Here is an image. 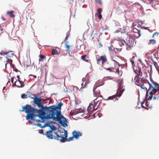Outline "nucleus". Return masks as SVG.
Listing matches in <instances>:
<instances>
[{"label": "nucleus", "mask_w": 159, "mask_h": 159, "mask_svg": "<svg viewBox=\"0 0 159 159\" xmlns=\"http://www.w3.org/2000/svg\"><path fill=\"white\" fill-rule=\"evenodd\" d=\"M29 76H33L34 78H36L37 77L35 75H30Z\"/></svg>", "instance_id": "obj_43"}, {"label": "nucleus", "mask_w": 159, "mask_h": 159, "mask_svg": "<svg viewBox=\"0 0 159 159\" xmlns=\"http://www.w3.org/2000/svg\"><path fill=\"white\" fill-rule=\"evenodd\" d=\"M29 97L30 98V97H33L32 96H31V97H30V96H29Z\"/></svg>", "instance_id": "obj_57"}, {"label": "nucleus", "mask_w": 159, "mask_h": 159, "mask_svg": "<svg viewBox=\"0 0 159 159\" xmlns=\"http://www.w3.org/2000/svg\"><path fill=\"white\" fill-rule=\"evenodd\" d=\"M32 95L33 96V97H30V98L34 99V103L37 105L39 107L43 108V106L41 102L42 99L39 98L38 96H36L34 94H32Z\"/></svg>", "instance_id": "obj_6"}, {"label": "nucleus", "mask_w": 159, "mask_h": 159, "mask_svg": "<svg viewBox=\"0 0 159 159\" xmlns=\"http://www.w3.org/2000/svg\"><path fill=\"white\" fill-rule=\"evenodd\" d=\"M1 28V26L0 25V28Z\"/></svg>", "instance_id": "obj_59"}, {"label": "nucleus", "mask_w": 159, "mask_h": 159, "mask_svg": "<svg viewBox=\"0 0 159 159\" xmlns=\"http://www.w3.org/2000/svg\"><path fill=\"white\" fill-rule=\"evenodd\" d=\"M126 36H127L126 41V49L127 50H130L134 46V40L127 34Z\"/></svg>", "instance_id": "obj_5"}, {"label": "nucleus", "mask_w": 159, "mask_h": 159, "mask_svg": "<svg viewBox=\"0 0 159 159\" xmlns=\"http://www.w3.org/2000/svg\"><path fill=\"white\" fill-rule=\"evenodd\" d=\"M14 12V11H8L7 12V14L9 15L11 17L13 18L15 16L13 14Z\"/></svg>", "instance_id": "obj_20"}, {"label": "nucleus", "mask_w": 159, "mask_h": 159, "mask_svg": "<svg viewBox=\"0 0 159 159\" xmlns=\"http://www.w3.org/2000/svg\"><path fill=\"white\" fill-rule=\"evenodd\" d=\"M11 66L12 68H13L14 70L15 69V68L14 65L11 64Z\"/></svg>", "instance_id": "obj_42"}, {"label": "nucleus", "mask_w": 159, "mask_h": 159, "mask_svg": "<svg viewBox=\"0 0 159 159\" xmlns=\"http://www.w3.org/2000/svg\"><path fill=\"white\" fill-rule=\"evenodd\" d=\"M83 82L81 84L82 87L80 89V90L81 91H83V89L84 88H87L88 86V84L90 82V81L88 79L86 78H83L82 80Z\"/></svg>", "instance_id": "obj_10"}, {"label": "nucleus", "mask_w": 159, "mask_h": 159, "mask_svg": "<svg viewBox=\"0 0 159 159\" xmlns=\"http://www.w3.org/2000/svg\"><path fill=\"white\" fill-rule=\"evenodd\" d=\"M17 77L18 78V80L19 83V84L17 85V87L18 88L24 87L25 86V84H24V82L20 80V79L19 76L17 75Z\"/></svg>", "instance_id": "obj_15"}, {"label": "nucleus", "mask_w": 159, "mask_h": 159, "mask_svg": "<svg viewBox=\"0 0 159 159\" xmlns=\"http://www.w3.org/2000/svg\"><path fill=\"white\" fill-rule=\"evenodd\" d=\"M100 85H98L97 84H95L93 88V91L94 93V94L96 96L101 95L100 94V92L99 90L97 89V88Z\"/></svg>", "instance_id": "obj_12"}, {"label": "nucleus", "mask_w": 159, "mask_h": 159, "mask_svg": "<svg viewBox=\"0 0 159 159\" xmlns=\"http://www.w3.org/2000/svg\"><path fill=\"white\" fill-rule=\"evenodd\" d=\"M102 11V9L101 8H99L97 9V12L98 14H101V13Z\"/></svg>", "instance_id": "obj_33"}, {"label": "nucleus", "mask_w": 159, "mask_h": 159, "mask_svg": "<svg viewBox=\"0 0 159 159\" xmlns=\"http://www.w3.org/2000/svg\"><path fill=\"white\" fill-rule=\"evenodd\" d=\"M1 31H2L3 30V29H1Z\"/></svg>", "instance_id": "obj_56"}, {"label": "nucleus", "mask_w": 159, "mask_h": 159, "mask_svg": "<svg viewBox=\"0 0 159 159\" xmlns=\"http://www.w3.org/2000/svg\"><path fill=\"white\" fill-rule=\"evenodd\" d=\"M17 82V81L16 80L15 82V83L12 84V86L13 87H14L15 86H17V85H16V83Z\"/></svg>", "instance_id": "obj_41"}, {"label": "nucleus", "mask_w": 159, "mask_h": 159, "mask_svg": "<svg viewBox=\"0 0 159 159\" xmlns=\"http://www.w3.org/2000/svg\"><path fill=\"white\" fill-rule=\"evenodd\" d=\"M150 54L149 53H147L145 54V57L148 59H150L151 58Z\"/></svg>", "instance_id": "obj_29"}, {"label": "nucleus", "mask_w": 159, "mask_h": 159, "mask_svg": "<svg viewBox=\"0 0 159 159\" xmlns=\"http://www.w3.org/2000/svg\"><path fill=\"white\" fill-rule=\"evenodd\" d=\"M37 126L40 127L41 128H42V126L41 124H38L37 125Z\"/></svg>", "instance_id": "obj_46"}, {"label": "nucleus", "mask_w": 159, "mask_h": 159, "mask_svg": "<svg viewBox=\"0 0 159 159\" xmlns=\"http://www.w3.org/2000/svg\"><path fill=\"white\" fill-rule=\"evenodd\" d=\"M97 63L98 65H101L102 64V66H103L104 63L107 61V58L105 55H103L99 56L97 55L96 56Z\"/></svg>", "instance_id": "obj_7"}, {"label": "nucleus", "mask_w": 159, "mask_h": 159, "mask_svg": "<svg viewBox=\"0 0 159 159\" xmlns=\"http://www.w3.org/2000/svg\"><path fill=\"white\" fill-rule=\"evenodd\" d=\"M39 62L42 61V59H41V58H39Z\"/></svg>", "instance_id": "obj_53"}, {"label": "nucleus", "mask_w": 159, "mask_h": 159, "mask_svg": "<svg viewBox=\"0 0 159 159\" xmlns=\"http://www.w3.org/2000/svg\"><path fill=\"white\" fill-rule=\"evenodd\" d=\"M97 2L100 4H101V1L100 0H98L97 1Z\"/></svg>", "instance_id": "obj_49"}, {"label": "nucleus", "mask_w": 159, "mask_h": 159, "mask_svg": "<svg viewBox=\"0 0 159 159\" xmlns=\"http://www.w3.org/2000/svg\"><path fill=\"white\" fill-rule=\"evenodd\" d=\"M2 58V57H0V58Z\"/></svg>", "instance_id": "obj_61"}, {"label": "nucleus", "mask_w": 159, "mask_h": 159, "mask_svg": "<svg viewBox=\"0 0 159 159\" xmlns=\"http://www.w3.org/2000/svg\"><path fill=\"white\" fill-rule=\"evenodd\" d=\"M56 132L53 131L52 130H49L46 132V135L48 139H54L55 137V134H56Z\"/></svg>", "instance_id": "obj_11"}, {"label": "nucleus", "mask_w": 159, "mask_h": 159, "mask_svg": "<svg viewBox=\"0 0 159 159\" xmlns=\"http://www.w3.org/2000/svg\"><path fill=\"white\" fill-rule=\"evenodd\" d=\"M144 104V102H143L142 103V106L143 107H144L143 105V104Z\"/></svg>", "instance_id": "obj_52"}, {"label": "nucleus", "mask_w": 159, "mask_h": 159, "mask_svg": "<svg viewBox=\"0 0 159 159\" xmlns=\"http://www.w3.org/2000/svg\"><path fill=\"white\" fill-rule=\"evenodd\" d=\"M87 56L86 55H82L81 56V59L83 61L88 62L89 60L85 59V58Z\"/></svg>", "instance_id": "obj_26"}, {"label": "nucleus", "mask_w": 159, "mask_h": 159, "mask_svg": "<svg viewBox=\"0 0 159 159\" xmlns=\"http://www.w3.org/2000/svg\"><path fill=\"white\" fill-rule=\"evenodd\" d=\"M35 120L38 122H41V121L39 120Z\"/></svg>", "instance_id": "obj_50"}, {"label": "nucleus", "mask_w": 159, "mask_h": 159, "mask_svg": "<svg viewBox=\"0 0 159 159\" xmlns=\"http://www.w3.org/2000/svg\"><path fill=\"white\" fill-rule=\"evenodd\" d=\"M21 98H27V95L26 94H25V93H23L21 95Z\"/></svg>", "instance_id": "obj_30"}, {"label": "nucleus", "mask_w": 159, "mask_h": 159, "mask_svg": "<svg viewBox=\"0 0 159 159\" xmlns=\"http://www.w3.org/2000/svg\"><path fill=\"white\" fill-rule=\"evenodd\" d=\"M156 43V41L155 39H150L148 43V44L149 45H153Z\"/></svg>", "instance_id": "obj_22"}, {"label": "nucleus", "mask_w": 159, "mask_h": 159, "mask_svg": "<svg viewBox=\"0 0 159 159\" xmlns=\"http://www.w3.org/2000/svg\"><path fill=\"white\" fill-rule=\"evenodd\" d=\"M98 97L96 99H95L94 100V103L97 104L99 103V105L101 103V100L102 99V95L98 96Z\"/></svg>", "instance_id": "obj_16"}, {"label": "nucleus", "mask_w": 159, "mask_h": 159, "mask_svg": "<svg viewBox=\"0 0 159 159\" xmlns=\"http://www.w3.org/2000/svg\"><path fill=\"white\" fill-rule=\"evenodd\" d=\"M39 132L40 134H43V129H39Z\"/></svg>", "instance_id": "obj_40"}, {"label": "nucleus", "mask_w": 159, "mask_h": 159, "mask_svg": "<svg viewBox=\"0 0 159 159\" xmlns=\"http://www.w3.org/2000/svg\"><path fill=\"white\" fill-rule=\"evenodd\" d=\"M50 128L51 130H52V131H54L56 129V127L55 126L52 125L50 126Z\"/></svg>", "instance_id": "obj_32"}, {"label": "nucleus", "mask_w": 159, "mask_h": 159, "mask_svg": "<svg viewBox=\"0 0 159 159\" xmlns=\"http://www.w3.org/2000/svg\"><path fill=\"white\" fill-rule=\"evenodd\" d=\"M59 53V52H58L57 50L55 49H52V54L54 55L55 54L58 55Z\"/></svg>", "instance_id": "obj_23"}, {"label": "nucleus", "mask_w": 159, "mask_h": 159, "mask_svg": "<svg viewBox=\"0 0 159 159\" xmlns=\"http://www.w3.org/2000/svg\"><path fill=\"white\" fill-rule=\"evenodd\" d=\"M93 116H95V114H93Z\"/></svg>", "instance_id": "obj_58"}, {"label": "nucleus", "mask_w": 159, "mask_h": 159, "mask_svg": "<svg viewBox=\"0 0 159 159\" xmlns=\"http://www.w3.org/2000/svg\"><path fill=\"white\" fill-rule=\"evenodd\" d=\"M6 58L8 59L9 58H11L13 57L14 55V53L12 51H10L8 52H6Z\"/></svg>", "instance_id": "obj_18"}, {"label": "nucleus", "mask_w": 159, "mask_h": 159, "mask_svg": "<svg viewBox=\"0 0 159 159\" xmlns=\"http://www.w3.org/2000/svg\"><path fill=\"white\" fill-rule=\"evenodd\" d=\"M115 67H111L110 68H107L106 69L107 70H108L111 72H114L115 73H117L118 75H120L121 70L120 71L119 67L120 66L119 65V63L118 64H116L115 65Z\"/></svg>", "instance_id": "obj_8"}, {"label": "nucleus", "mask_w": 159, "mask_h": 159, "mask_svg": "<svg viewBox=\"0 0 159 159\" xmlns=\"http://www.w3.org/2000/svg\"><path fill=\"white\" fill-rule=\"evenodd\" d=\"M9 83H10V81H9L8 82L7 84Z\"/></svg>", "instance_id": "obj_55"}, {"label": "nucleus", "mask_w": 159, "mask_h": 159, "mask_svg": "<svg viewBox=\"0 0 159 159\" xmlns=\"http://www.w3.org/2000/svg\"><path fill=\"white\" fill-rule=\"evenodd\" d=\"M70 35V33H67L66 34V36L65 38V41H66V40H67L69 37V36Z\"/></svg>", "instance_id": "obj_35"}, {"label": "nucleus", "mask_w": 159, "mask_h": 159, "mask_svg": "<svg viewBox=\"0 0 159 159\" xmlns=\"http://www.w3.org/2000/svg\"><path fill=\"white\" fill-rule=\"evenodd\" d=\"M142 28L144 29L148 30V29H147V27H142Z\"/></svg>", "instance_id": "obj_51"}, {"label": "nucleus", "mask_w": 159, "mask_h": 159, "mask_svg": "<svg viewBox=\"0 0 159 159\" xmlns=\"http://www.w3.org/2000/svg\"><path fill=\"white\" fill-rule=\"evenodd\" d=\"M120 41L119 42V44L121 47L124 45L125 44H126V42L124 40V34H123L121 37Z\"/></svg>", "instance_id": "obj_17"}, {"label": "nucleus", "mask_w": 159, "mask_h": 159, "mask_svg": "<svg viewBox=\"0 0 159 159\" xmlns=\"http://www.w3.org/2000/svg\"><path fill=\"white\" fill-rule=\"evenodd\" d=\"M14 71H15L16 72H18L19 71L16 68L13 70Z\"/></svg>", "instance_id": "obj_44"}, {"label": "nucleus", "mask_w": 159, "mask_h": 159, "mask_svg": "<svg viewBox=\"0 0 159 159\" xmlns=\"http://www.w3.org/2000/svg\"><path fill=\"white\" fill-rule=\"evenodd\" d=\"M7 64H6V66Z\"/></svg>", "instance_id": "obj_60"}, {"label": "nucleus", "mask_w": 159, "mask_h": 159, "mask_svg": "<svg viewBox=\"0 0 159 159\" xmlns=\"http://www.w3.org/2000/svg\"><path fill=\"white\" fill-rule=\"evenodd\" d=\"M65 45L67 51L69 52H70V46L69 44V42L68 41H66L65 43Z\"/></svg>", "instance_id": "obj_19"}, {"label": "nucleus", "mask_w": 159, "mask_h": 159, "mask_svg": "<svg viewBox=\"0 0 159 159\" xmlns=\"http://www.w3.org/2000/svg\"><path fill=\"white\" fill-rule=\"evenodd\" d=\"M133 28H139V27L138 26V24L136 22H134L133 23Z\"/></svg>", "instance_id": "obj_25"}, {"label": "nucleus", "mask_w": 159, "mask_h": 159, "mask_svg": "<svg viewBox=\"0 0 159 159\" xmlns=\"http://www.w3.org/2000/svg\"><path fill=\"white\" fill-rule=\"evenodd\" d=\"M25 107H23L22 111L25 110V112L27 113L26 119H30L31 120L34 119V117L38 116L44 122L47 119H52L54 120H56V116L52 115V113L48 110V108L47 115L46 116L45 113L41 110L37 109L30 105H26Z\"/></svg>", "instance_id": "obj_1"}, {"label": "nucleus", "mask_w": 159, "mask_h": 159, "mask_svg": "<svg viewBox=\"0 0 159 159\" xmlns=\"http://www.w3.org/2000/svg\"><path fill=\"white\" fill-rule=\"evenodd\" d=\"M124 91H125V89H122V90H121V91H120V94H118L117 95V97H120L121 96L123 93L124 92Z\"/></svg>", "instance_id": "obj_28"}, {"label": "nucleus", "mask_w": 159, "mask_h": 159, "mask_svg": "<svg viewBox=\"0 0 159 159\" xmlns=\"http://www.w3.org/2000/svg\"><path fill=\"white\" fill-rule=\"evenodd\" d=\"M108 48H109V50H110L111 49V47H109Z\"/></svg>", "instance_id": "obj_54"}, {"label": "nucleus", "mask_w": 159, "mask_h": 159, "mask_svg": "<svg viewBox=\"0 0 159 159\" xmlns=\"http://www.w3.org/2000/svg\"><path fill=\"white\" fill-rule=\"evenodd\" d=\"M98 17L99 19H101L102 18V15L101 14H98Z\"/></svg>", "instance_id": "obj_39"}, {"label": "nucleus", "mask_w": 159, "mask_h": 159, "mask_svg": "<svg viewBox=\"0 0 159 159\" xmlns=\"http://www.w3.org/2000/svg\"><path fill=\"white\" fill-rule=\"evenodd\" d=\"M96 106H94L92 104L90 103L89 104L87 109L88 113L86 114V115L88 114V116H89V117L91 116V114L94 111L97 110L98 107L96 108Z\"/></svg>", "instance_id": "obj_9"}, {"label": "nucleus", "mask_w": 159, "mask_h": 159, "mask_svg": "<svg viewBox=\"0 0 159 159\" xmlns=\"http://www.w3.org/2000/svg\"><path fill=\"white\" fill-rule=\"evenodd\" d=\"M9 62L10 63H12V60H8Z\"/></svg>", "instance_id": "obj_48"}, {"label": "nucleus", "mask_w": 159, "mask_h": 159, "mask_svg": "<svg viewBox=\"0 0 159 159\" xmlns=\"http://www.w3.org/2000/svg\"><path fill=\"white\" fill-rule=\"evenodd\" d=\"M39 57L41 59H44L45 58V57L43 55L40 54L39 55Z\"/></svg>", "instance_id": "obj_36"}, {"label": "nucleus", "mask_w": 159, "mask_h": 159, "mask_svg": "<svg viewBox=\"0 0 159 159\" xmlns=\"http://www.w3.org/2000/svg\"><path fill=\"white\" fill-rule=\"evenodd\" d=\"M74 138V137H73V136L72 137H69L68 139L66 138V141H70L73 140Z\"/></svg>", "instance_id": "obj_31"}, {"label": "nucleus", "mask_w": 159, "mask_h": 159, "mask_svg": "<svg viewBox=\"0 0 159 159\" xmlns=\"http://www.w3.org/2000/svg\"><path fill=\"white\" fill-rule=\"evenodd\" d=\"M64 132H59L58 133L56 132V135L54 137V139L58 140H59L61 142H65L66 140L67 137V132L65 130H64Z\"/></svg>", "instance_id": "obj_4"}, {"label": "nucleus", "mask_w": 159, "mask_h": 159, "mask_svg": "<svg viewBox=\"0 0 159 159\" xmlns=\"http://www.w3.org/2000/svg\"><path fill=\"white\" fill-rule=\"evenodd\" d=\"M13 79H14V77H12L11 78V82L12 83H13Z\"/></svg>", "instance_id": "obj_47"}, {"label": "nucleus", "mask_w": 159, "mask_h": 159, "mask_svg": "<svg viewBox=\"0 0 159 159\" xmlns=\"http://www.w3.org/2000/svg\"><path fill=\"white\" fill-rule=\"evenodd\" d=\"M132 32L134 33L137 32H140V30H139L138 28H133L132 30Z\"/></svg>", "instance_id": "obj_27"}, {"label": "nucleus", "mask_w": 159, "mask_h": 159, "mask_svg": "<svg viewBox=\"0 0 159 159\" xmlns=\"http://www.w3.org/2000/svg\"><path fill=\"white\" fill-rule=\"evenodd\" d=\"M1 18L3 21H5L6 20V19L3 16H2Z\"/></svg>", "instance_id": "obj_45"}, {"label": "nucleus", "mask_w": 159, "mask_h": 159, "mask_svg": "<svg viewBox=\"0 0 159 159\" xmlns=\"http://www.w3.org/2000/svg\"><path fill=\"white\" fill-rule=\"evenodd\" d=\"M117 97V95H114L113 96H109V97H108L107 99V100H110L115 99V100H116Z\"/></svg>", "instance_id": "obj_21"}, {"label": "nucleus", "mask_w": 159, "mask_h": 159, "mask_svg": "<svg viewBox=\"0 0 159 159\" xmlns=\"http://www.w3.org/2000/svg\"><path fill=\"white\" fill-rule=\"evenodd\" d=\"M72 134L73 137L76 139H78L79 137L81 136L82 134V133H80V132H77L76 130L73 131Z\"/></svg>", "instance_id": "obj_14"}, {"label": "nucleus", "mask_w": 159, "mask_h": 159, "mask_svg": "<svg viewBox=\"0 0 159 159\" xmlns=\"http://www.w3.org/2000/svg\"><path fill=\"white\" fill-rule=\"evenodd\" d=\"M62 105V103L60 102L56 106H52L48 107V110L52 112L53 116H56L57 121H58L60 124L64 127H66L67 126L66 119L61 115L60 110H56L57 109L61 110V106Z\"/></svg>", "instance_id": "obj_2"}, {"label": "nucleus", "mask_w": 159, "mask_h": 159, "mask_svg": "<svg viewBox=\"0 0 159 159\" xmlns=\"http://www.w3.org/2000/svg\"><path fill=\"white\" fill-rule=\"evenodd\" d=\"M83 112L84 110L83 109L81 108H80L71 110L70 111V114L71 115H75L80 113Z\"/></svg>", "instance_id": "obj_13"}, {"label": "nucleus", "mask_w": 159, "mask_h": 159, "mask_svg": "<svg viewBox=\"0 0 159 159\" xmlns=\"http://www.w3.org/2000/svg\"><path fill=\"white\" fill-rule=\"evenodd\" d=\"M134 36L135 37L138 38L140 36V32H137L134 33L133 34Z\"/></svg>", "instance_id": "obj_24"}, {"label": "nucleus", "mask_w": 159, "mask_h": 159, "mask_svg": "<svg viewBox=\"0 0 159 159\" xmlns=\"http://www.w3.org/2000/svg\"><path fill=\"white\" fill-rule=\"evenodd\" d=\"M158 34H159V33L157 32H156L154 33L152 35L153 38H154L155 36H158Z\"/></svg>", "instance_id": "obj_34"}, {"label": "nucleus", "mask_w": 159, "mask_h": 159, "mask_svg": "<svg viewBox=\"0 0 159 159\" xmlns=\"http://www.w3.org/2000/svg\"><path fill=\"white\" fill-rule=\"evenodd\" d=\"M134 71L135 73L137 75L135 77L134 80H136L135 81V84L142 87V85L143 83H144L141 78L142 75V72L141 70V68L139 67H136L135 68H134Z\"/></svg>", "instance_id": "obj_3"}, {"label": "nucleus", "mask_w": 159, "mask_h": 159, "mask_svg": "<svg viewBox=\"0 0 159 159\" xmlns=\"http://www.w3.org/2000/svg\"><path fill=\"white\" fill-rule=\"evenodd\" d=\"M135 58L134 56L133 57L132 59L130 61L132 63V65L133 66L134 64V61H133V59L134 58Z\"/></svg>", "instance_id": "obj_38"}, {"label": "nucleus", "mask_w": 159, "mask_h": 159, "mask_svg": "<svg viewBox=\"0 0 159 159\" xmlns=\"http://www.w3.org/2000/svg\"><path fill=\"white\" fill-rule=\"evenodd\" d=\"M0 55H6V52H4L3 51H2L0 52Z\"/></svg>", "instance_id": "obj_37"}]
</instances>
